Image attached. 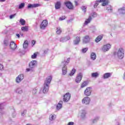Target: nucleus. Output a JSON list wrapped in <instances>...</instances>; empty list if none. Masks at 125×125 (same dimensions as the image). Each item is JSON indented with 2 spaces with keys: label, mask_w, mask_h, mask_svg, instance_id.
Segmentation results:
<instances>
[{
  "label": "nucleus",
  "mask_w": 125,
  "mask_h": 125,
  "mask_svg": "<svg viewBox=\"0 0 125 125\" xmlns=\"http://www.w3.org/2000/svg\"><path fill=\"white\" fill-rule=\"evenodd\" d=\"M51 80H52V77L50 76L46 79L43 85V93L48 92V90H49V84H50Z\"/></svg>",
  "instance_id": "obj_1"
},
{
  "label": "nucleus",
  "mask_w": 125,
  "mask_h": 125,
  "mask_svg": "<svg viewBox=\"0 0 125 125\" xmlns=\"http://www.w3.org/2000/svg\"><path fill=\"white\" fill-rule=\"evenodd\" d=\"M114 56H117L119 59H123L125 56V50L123 48H119L116 51L113 52Z\"/></svg>",
  "instance_id": "obj_2"
},
{
  "label": "nucleus",
  "mask_w": 125,
  "mask_h": 125,
  "mask_svg": "<svg viewBox=\"0 0 125 125\" xmlns=\"http://www.w3.org/2000/svg\"><path fill=\"white\" fill-rule=\"evenodd\" d=\"M99 2H103L102 3V6H106V5H108V3H109V0H98L96 1V3L94 5V8H96L97 6L99 4Z\"/></svg>",
  "instance_id": "obj_3"
},
{
  "label": "nucleus",
  "mask_w": 125,
  "mask_h": 125,
  "mask_svg": "<svg viewBox=\"0 0 125 125\" xmlns=\"http://www.w3.org/2000/svg\"><path fill=\"white\" fill-rule=\"evenodd\" d=\"M37 61L33 60L29 64V68H27V72H30V71H32L33 68H35L37 66Z\"/></svg>",
  "instance_id": "obj_4"
},
{
  "label": "nucleus",
  "mask_w": 125,
  "mask_h": 125,
  "mask_svg": "<svg viewBox=\"0 0 125 125\" xmlns=\"http://www.w3.org/2000/svg\"><path fill=\"white\" fill-rule=\"evenodd\" d=\"M91 92H92V88L90 87H88L85 89L84 92V94L86 96H90Z\"/></svg>",
  "instance_id": "obj_5"
},
{
  "label": "nucleus",
  "mask_w": 125,
  "mask_h": 125,
  "mask_svg": "<svg viewBox=\"0 0 125 125\" xmlns=\"http://www.w3.org/2000/svg\"><path fill=\"white\" fill-rule=\"evenodd\" d=\"M9 46H10V49L13 51H15L16 48H17V44H16V43H15L13 41L10 42Z\"/></svg>",
  "instance_id": "obj_6"
},
{
  "label": "nucleus",
  "mask_w": 125,
  "mask_h": 125,
  "mask_svg": "<svg viewBox=\"0 0 125 125\" xmlns=\"http://www.w3.org/2000/svg\"><path fill=\"white\" fill-rule=\"evenodd\" d=\"M24 79V75L23 74H20L18 77L16 78V82L17 83H21V81H23Z\"/></svg>",
  "instance_id": "obj_7"
},
{
  "label": "nucleus",
  "mask_w": 125,
  "mask_h": 125,
  "mask_svg": "<svg viewBox=\"0 0 125 125\" xmlns=\"http://www.w3.org/2000/svg\"><path fill=\"white\" fill-rule=\"evenodd\" d=\"M70 98H71V94H70V93H66L63 96L64 102H68V101H69V100H70Z\"/></svg>",
  "instance_id": "obj_8"
},
{
  "label": "nucleus",
  "mask_w": 125,
  "mask_h": 125,
  "mask_svg": "<svg viewBox=\"0 0 125 125\" xmlns=\"http://www.w3.org/2000/svg\"><path fill=\"white\" fill-rule=\"evenodd\" d=\"M48 25V22L46 20H44L41 24L40 28L42 30H44L45 27Z\"/></svg>",
  "instance_id": "obj_9"
},
{
  "label": "nucleus",
  "mask_w": 125,
  "mask_h": 125,
  "mask_svg": "<svg viewBox=\"0 0 125 125\" xmlns=\"http://www.w3.org/2000/svg\"><path fill=\"white\" fill-rule=\"evenodd\" d=\"M111 48V44H106L104 45L102 48V50L104 52H106V51H109V49Z\"/></svg>",
  "instance_id": "obj_10"
},
{
  "label": "nucleus",
  "mask_w": 125,
  "mask_h": 125,
  "mask_svg": "<svg viewBox=\"0 0 125 125\" xmlns=\"http://www.w3.org/2000/svg\"><path fill=\"white\" fill-rule=\"evenodd\" d=\"M90 103V98L88 97H86L82 100V103L83 104H85L86 105H87V104H89Z\"/></svg>",
  "instance_id": "obj_11"
},
{
  "label": "nucleus",
  "mask_w": 125,
  "mask_h": 125,
  "mask_svg": "<svg viewBox=\"0 0 125 125\" xmlns=\"http://www.w3.org/2000/svg\"><path fill=\"white\" fill-rule=\"evenodd\" d=\"M82 79H83V74L82 73H79L75 80L76 83H81V81H82Z\"/></svg>",
  "instance_id": "obj_12"
},
{
  "label": "nucleus",
  "mask_w": 125,
  "mask_h": 125,
  "mask_svg": "<svg viewBox=\"0 0 125 125\" xmlns=\"http://www.w3.org/2000/svg\"><path fill=\"white\" fill-rule=\"evenodd\" d=\"M64 4L69 9H73V8H74V6H73L72 3L69 1L65 2Z\"/></svg>",
  "instance_id": "obj_13"
},
{
  "label": "nucleus",
  "mask_w": 125,
  "mask_h": 125,
  "mask_svg": "<svg viewBox=\"0 0 125 125\" xmlns=\"http://www.w3.org/2000/svg\"><path fill=\"white\" fill-rule=\"evenodd\" d=\"M39 6H41L40 4H28L27 8H34L35 7H39Z\"/></svg>",
  "instance_id": "obj_14"
},
{
  "label": "nucleus",
  "mask_w": 125,
  "mask_h": 125,
  "mask_svg": "<svg viewBox=\"0 0 125 125\" xmlns=\"http://www.w3.org/2000/svg\"><path fill=\"white\" fill-rule=\"evenodd\" d=\"M70 39V36H67L64 38H61L60 40V42H67V41H69Z\"/></svg>",
  "instance_id": "obj_15"
},
{
  "label": "nucleus",
  "mask_w": 125,
  "mask_h": 125,
  "mask_svg": "<svg viewBox=\"0 0 125 125\" xmlns=\"http://www.w3.org/2000/svg\"><path fill=\"white\" fill-rule=\"evenodd\" d=\"M10 42H11V41L9 39H4L3 41V44L5 46H8V45L10 44Z\"/></svg>",
  "instance_id": "obj_16"
},
{
  "label": "nucleus",
  "mask_w": 125,
  "mask_h": 125,
  "mask_svg": "<svg viewBox=\"0 0 125 125\" xmlns=\"http://www.w3.org/2000/svg\"><path fill=\"white\" fill-rule=\"evenodd\" d=\"M112 76V74L111 73H106L104 74L103 78L104 80L106 79H109Z\"/></svg>",
  "instance_id": "obj_17"
},
{
  "label": "nucleus",
  "mask_w": 125,
  "mask_h": 125,
  "mask_svg": "<svg viewBox=\"0 0 125 125\" xmlns=\"http://www.w3.org/2000/svg\"><path fill=\"white\" fill-rule=\"evenodd\" d=\"M90 41V39L89 38V36H86L83 39V43H87Z\"/></svg>",
  "instance_id": "obj_18"
},
{
  "label": "nucleus",
  "mask_w": 125,
  "mask_h": 125,
  "mask_svg": "<svg viewBox=\"0 0 125 125\" xmlns=\"http://www.w3.org/2000/svg\"><path fill=\"white\" fill-rule=\"evenodd\" d=\"M80 42H81V38L77 36L76 37V40L74 41V44L75 45H77V44H79V43H80Z\"/></svg>",
  "instance_id": "obj_19"
},
{
  "label": "nucleus",
  "mask_w": 125,
  "mask_h": 125,
  "mask_svg": "<svg viewBox=\"0 0 125 125\" xmlns=\"http://www.w3.org/2000/svg\"><path fill=\"white\" fill-rule=\"evenodd\" d=\"M55 7L56 9H60L61 8V2L57 1L55 5Z\"/></svg>",
  "instance_id": "obj_20"
},
{
  "label": "nucleus",
  "mask_w": 125,
  "mask_h": 125,
  "mask_svg": "<svg viewBox=\"0 0 125 125\" xmlns=\"http://www.w3.org/2000/svg\"><path fill=\"white\" fill-rule=\"evenodd\" d=\"M70 62V58H68L67 60L65 61H63L62 62L61 66H67L68 63Z\"/></svg>",
  "instance_id": "obj_21"
},
{
  "label": "nucleus",
  "mask_w": 125,
  "mask_h": 125,
  "mask_svg": "<svg viewBox=\"0 0 125 125\" xmlns=\"http://www.w3.org/2000/svg\"><path fill=\"white\" fill-rule=\"evenodd\" d=\"M99 119H100L99 116H96L94 119L91 120L92 124H96V123H97L98 121H99Z\"/></svg>",
  "instance_id": "obj_22"
},
{
  "label": "nucleus",
  "mask_w": 125,
  "mask_h": 125,
  "mask_svg": "<svg viewBox=\"0 0 125 125\" xmlns=\"http://www.w3.org/2000/svg\"><path fill=\"white\" fill-rule=\"evenodd\" d=\"M62 104H63V102L61 101L57 105V110H60L62 108Z\"/></svg>",
  "instance_id": "obj_23"
},
{
  "label": "nucleus",
  "mask_w": 125,
  "mask_h": 125,
  "mask_svg": "<svg viewBox=\"0 0 125 125\" xmlns=\"http://www.w3.org/2000/svg\"><path fill=\"white\" fill-rule=\"evenodd\" d=\"M3 107H4V104H0V117L2 116V110H3Z\"/></svg>",
  "instance_id": "obj_24"
},
{
  "label": "nucleus",
  "mask_w": 125,
  "mask_h": 125,
  "mask_svg": "<svg viewBox=\"0 0 125 125\" xmlns=\"http://www.w3.org/2000/svg\"><path fill=\"white\" fill-rule=\"evenodd\" d=\"M118 12L120 13V14H125V7H123L118 9Z\"/></svg>",
  "instance_id": "obj_25"
},
{
  "label": "nucleus",
  "mask_w": 125,
  "mask_h": 125,
  "mask_svg": "<svg viewBox=\"0 0 125 125\" xmlns=\"http://www.w3.org/2000/svg\"><path fill=\"white\" fill-rule=\"evenodd\" d=\"M103 38V35H99L97 38L95 39L96 42H99Z\"/></svg>",
  "instance_id": "obj_26"
},
{
  "label": "nucleus",
  "mask_w": 125,
  "mask_h": 125,
  "mask_svg": "<svg viewBox=\"0 0 125 125\" xmlns=\"http://www.w3.org/2000/svg\"><path fill=\"white\" fill-rule=\"evenodd\" d=\"M62 66V75H65L67 74V66L65 65Z\"/></svg>",
  "instance_id": "obj_27"
},
{
  "label": "nucleus",
  "mask_w": 125,
  "mask_h": 125,
  "mask_svg": "<svg viewBox=\"0 0 125 125\" xmlns=\"http://www.w3.org/2000/svg\"><path fill=\"white\" fill-rule=\"evenodd\" d=\"M90 58L92 60H95L96 59V54L95 53H91Z\"/></svg>",
  "instance_id": "obj_28"
},
{
  "label": "nucleus",
  "mask_w": 125,
  "mask_h": 125,
  "mask_svg": "<svg viewBox=\"0 0 125 125\" xmlns=\"http://www.w3.org/2000/svg\"><path fill=\"white\" fill-rule=\"evenodd\" d=\"M16 92L17 93H18L19 94H21L23 93V90L21 88H18L16 90Z\"/></svg>",
  "instance_id": "obj_29"
},
{
  "label": "nucleus",
  "mask_w": 125,
  "mask_h": 125,
  "mask_svg": "<svg viewBox=\"0 0 125 125\" xmlns=\"http://www.w3.org/2000/svg\"><path fill=\"white\" fill-rule=\"evenodd\" d=\"M87 84H88V81H84L81 85V88H83V87H85V86H86Z\"/></svg>",
  "instance_id": "obj_30"
},
{
  "label": "nucleus",
  "mask_w": 125,
  "mask_h": 125,
  "mask_svg": "<svg viewBox=\"0 0 125 125\" xmlns=\"http://www.w3.org/2000/svg\"><path fill=\"white\" fill-rule=\"evenodd\" d=\"M106 9L109 12H112V11H113V9H112V7L110 5H107L106 6Z\"/></svg>",
  "instance_id": "obj_31"
},
{
  "label": "nucleus",
  "mask_w": 125,
  "mask_h": 125,
  "mask_svg": "<svg viewBox=\"0 0 125 125\" xmlns=\"http://www.w3.org/2000/svg\"><path fill=\"white\" fill-rule=\"evenodd\" d=\"M21 31H23V32H28L29 30V27L26 26H22L21 28Z\"/></svg>",
  "instance_id": "obj_32"
},
{
  "label": "nucleus",
  "mask_w": 125,
  "mask_h": 125,
  "mask_svg": "<svg viewBox=\"0 0 125 125\" xmlns=\"http://www.w3.org/2000/svg\"><path fill=\"white\" fill-rule=\"evenodd\" d=\"M56 115L55 114H51L49 116V120L50 121H54L55 120V118H56Z\"/></svg>",
  "instance_id": "obj_33"
},
{
  "label": "nucleus",
  "mask_w": 125,
  "mask_h": 125,
  "mask_svg": "<svg viewBox=\"0 0 125 125\" xmlns=\"http://www.w3.org/2000/svg\"><path fill=\"white\" fill-rule=\"evenodd\" d=\"M91 19H92L91 17H90V16L89 17V18L85 20V22H84V24L85 25H87V24L88 23H90V22L91 21Z\"/></svg>",
  "instance_id": "obj_34"
},
{
  "label": "nucleus",
  "mask_w": 125,
  "mask_h": 125,
  "mask_svg": "<svg viewBox=\"0 0 125 125\" xmlns=\"http://www.w3.org/2000/svg\"><path fill=\"white\" fill-rule=\"evenodd\" d=\"M20 23L22 25V26H24L25 24H26V21L23 19H21L20 20Z\"/></svg>",
  "instance_id": "obj_35"
},
{
  "label": "nucleus",
  "mask_w": 125,
  "mask_h": 125,
  "mask_svg": "<svg viewBox=\"0 0 125 125\" xmlns=\"http://www.w3.org/2000/svg\"><path fill=\"white\" fill-rule=\"evenodd\" d=\"M56 33L58 35H60V34L62 33V30H61V28H60V27H58L57 28Z\"/></svg>",
  "instance_id": "obj_36"
},
{
  "label": "nucleus",
  "mask_w": 125,
  "mask_h": 125,
  "mask_svg": "<svg viewBox=\"0 0 125 125\" xmlns=\"http://www.w3.org/2000/svg\"><path fill=\"white\" fill-rule=\"evenodd\" d=\"M98 76H99V74H98L97 72L93 73L91 74V77L92 78H97Z\"/></svg>",
  "instance_id": "obj_37"
},
{
  "label": "nucleus",
  "mask_w": 125,
  "mask_h": 125,
  "mask_svg": "<svg viewBox=\"0 0 125 125\" xmlns=\"http://www.w3.org/2000/svg\"><path fill=\"white\" fill-rule=\"evenodd\" d=\"M25 6V3L22 2L20 4L19 6V9H22V8H24Z\"/></svg>",
  "instance_id": "obj_38"
},
{
  "label": "nucleus",
  "mask_w": 125,
  "mask_h": 125,
  "mask_svg": "<svg viewBox=\"0 0 125 125\" xmlns=\"http://www.w3.org/2000/svg\"><path fill=\"white\" fill-rule=\"evenodd\" d=\"M86 114V111L85 110H82L81 112V117L83 118L85 117V114Z\"/></svg>",
  "instance_id": "obj_39"
},
{
  "label": "nucleus",
  "mask_w": 125,
  "mask_h": 125,
  "mask_svg": "<svg viewBox=\"0 0 125 125\" xmlns=\"http://www.w3.org/2000/svg\"><path fill=\"white\" fill-rule=\"evenodd\" d=\"M75 73H76V69H73L71 72L70 73L69 75L70 76H74L75 74Z\"/></svg>",
  "instance_id": "obj_40"
},
{
  "label": "nucleus",
  "mask_w": 125,
  "mask_h": 125,
  "mask_svg": "<svg viewBox=\"0 0 125 125\" xmlns=\"http://www.w3.org/2000/svg\"><path fill=\"white\" fill-rule=\"evenodd\" d=\"M81 9L83 11L84 13H85V12H86V7H85V6H82L81 7Z\"/></svg>",
  "instance_id": "obj_41"
},
{
  "label": "nucleus",
  "mask_w": 125,
  "mask_h": 125,
  "mask_svg": "<svg viewBox=\"0 0 125 125\" xmlns=\"http://www.w3.org/2000/svg\"><path fill=\"white\" fill-rule=\"evenodd\" d=\"M37 53H35L33 55L31 56V58H32V59H36L37 58Z\"/></svg>",
  "instance_id": "obj_42"
},
{
  "label": "nucleus",
  "mask_w": 125,
  "mask_h": 125,
  "mask_svg": "<svg viewBox=\"0 0 125 125\" xmlns=\"http://www.w3.org/2000/svg\"><path fill=\"white\" fill-rule=\"evenodd\" d=\"M87 50H88V48H84L83 49H82V52L83 53H85V52H86V51H87Z\"/></svg>",
  "instance_id": "obj_43"
},
{
  "label": "nucleus",
  "mask_w": 125,
  "mask_h": 125,
  "mask_svg": "<svg viewBox=\"0 0 125 125\" xmlns=\"http://www.w3.org/2000/svg\"><path fill=\"white\" fill-rule=\"evenodd\" d=\"M26 113H27V110H24L23 112L21 113V115L22 117H24V116H25V115L26 114Z\"/></svg>",
  "instance_id": "obj_44"
},
{
  "label": "nucleus",
  "mask_w": 125,
  "mask_h": 125,
  "mask_svg": "<svg viewBox=\"0 0 125 125\" xmlns=\"http://www.w3.org/2000/svg\"><path fill=\"white\" fill-rule=\"evenodd\" d=\"M37 92V88H34L32 90L33 94H36Z\"/></svg>",
  "instance_id": "obj_45"
},
{
  "label": "nucleus",
  "mask_w": 125,
  "mask_h": 125,
  "mask_svg": "<svg viewBox=\"0 0 125 125\" xmlns=\"http://www.w3.org/2000/svg\"><path fill=\"white\" fill-rule=\"evenodd\" d=\"M66 19V17H65V16H62V17L60 18V20L61 21H63V20H64V19Z\"/></svg>",
  "instance_id": "obj_46"
},
{
  "label": "nucleus",
  "mask_w": 125,
  "mask_h": 125,
  "mask_svg": "<svg viewBox=\"0 0 125 125\" xmlns=\"http://www.w3.org/2000/svg\"><path fill=\"white\" fill-rule=\"evenodd\" d=\"M16 15V14L10 15V19H12V18H14V17H15Z\"/></svg>",
  "instance_id": "obj_47"
},
{
  "label": "nucleus",
  "mask_w": 125,
  "mask_h": 125,
  "mask_svg": "<svg viewBox=\"0 0 125 125\" xmlns=\"http://www.w3.org/2000/svg\"><path fill=\"white\" fill-rule=\"evenodd\" d=\"M92 17L95 18L97 16V14L96 13H93L92 14Z\"/></svg>",
  "instance_id": "obj_48"
},
{
  "label": "nucleus",
  "mask_w": 125,
  "mask_h": 125,
  "mask_svg": "<svg viewBox=\"0 0 125 125\" xmlns=\"http://www.w3.org/2000/svg\"><path fill=\"white\" fill-rule=\"evenodd\" d=\"M28 44H23V48L24 49H26V48H27V47H28Z\"/></svg>",
  "instance_id": "obj_49"
},
{
  "label": "nucleus",
  "mask_w": 125,
  "mask_h": 125,
  "mask_svg": "<svg viewBox=\"0 0 125 125\" xmlns=\"http://www.w3.org/2000/svg\"><path fill=\"white\" fill-rule=\"evenodd\" d=\"M75 125V123L74 122H69L67 124V125Z\"/></svg>",
  "instance_id": "obj_50"
},
{
  "label": "nucleus",
  "mask_w": 125,
  "mask_h": 125,
  "mask_svg": "<svg viewBox=\"0 0 125 125\" xmlns=\"http://www.w3.org/2000/svg\"><path fill=\"white\" fill-rule=\"evenodd\" d=\"M0 70H3V65L0 63Z\"/></svg>",
  "instance_id": "obj_51"
},
{
  "label": "nucleus",
  "mask_w": 125,
  "mask_h": 125,
  "mask_svg": "<svg viewBox=\"0 0 125 125\" xmlns=\"http://www.w3.org/2000/svg\"><path fill=\"white\" fill-rule=\"evenodd\" d=\"M23 44H28V41L26 40L24 42Z\"/></svg>",
  "instance_id": "obj_52"
},
{
  "label": "nucleus",
  "mask_w": 125,
  "mask_h": 125,
  "mask_svg": "<svg viewBox=\"0 0 125 125\" xmlns=\"http://www.w3.org/2000/svg\"><path fill=\"white\" fill-rule=\"evenodd\" d=\"M72 20H68V21H67V22L68 23H70V22H72Z\"/></svg>",
  "instance_id": "obj_53"
},
{
  "label": "nucleus",
  "mask_w": 125,
  "mask_h": 125,
  "mask_svg": "<svg viewBox=\"0 0 125 125\" xmlns=\"http://www.w3.org/2000/svg\"><path fill=\"white\" fill-rule=\"evenodd\" d=\"M32 43L33 44H35L36 43V42L34 41V40H33L32 41Z\"/></svg>",
  "instance_id": "obj_54"
},
{
  "label": "nucleus",
  "mask_w": 125,
  "mask_h": 125,
  "mask_svg": "<svg viewBox=\"0 0 125 125\" xmlns=\"http://www.w3.org/2000/svg\"><path fill=\"white\" fill-rule=\"evenodd\" d=\"M16 36H17V37H18V38H20V34H17Z\"/></svg>",
  "instance_id": "obj_55"
},
{
  "label": "nucleus",
  "mask_w": 125,
  "mask_h": 125,
  "mask_svg": "<svg viewBox=\"0 0 125 125\" xmlns=\"http://www.w3.org/2000/svg\"><path fill=\"white\" fill-rule=\"evenodd\" d=\"M46 53H47V51L44 50V54H46Z\"/></svg>",
  "instance_id": "obj_56"
},
{
  "label": "nucleus",
  "mask_w": 125,
  "mask_h": 125,
  "mask_svg": "<svg viewBox=\"0 0 125 125\" xmlns=\"http://www.w3.org/2000/svg\"><path fill=\"white\" fill-rule=\"evenodd\" d=\"M123 80H125V72L124 74Z\"/></svg>",
  "instance_id": "obj_57"
},
{
  "label": "nucleus",
  "mask_w": 125,
  "mask_h": 125,
  "mask_svg": "<svg viewBox=\"0 0 125 125\" xmlns=\"http://www.w3.org/2000/svg\"><path fill=\"white\" fill-rule=\"evenodd\" d=\"M0 1H2V2L5 1V0H0Z\"/></svg>",
  "instance_id": "obj_58"
},
{
  "label": "nucleus",
  "mask_w": 125,
  "mask_h": 125,
  "mask_svg": "<svg viewBox=\"0 0 125 125\" xmlns=\"http://www.w3.org/2000/svg\"><path fill=\"white\" fill-rule=\"evenodd\" d=\"M75 4H76V5H78V2L75 1Z\"/></svg>",
  "instance_id": "obj_59"
},
{
  "label": "nucleus",
  "mask_w": 125,
  "mask_h": 125,
  "mask_svg": "<svg viewBox=\"0 0 125 125\" xmlns=\"http://www.w3.org/2000/svg\"><path fill=\"white\" fill-rule=\"evenodd\" d=\"M111 104H109V107H111Z\"/></svg>",
  "instance_id": "obj_60"
},
{
  "label": "nucleus",
  "mask_w": 125,
  "mask_h": 125,
  "mask_svg": "<svg viewBox=\"0 0 125 125\" xmlns=\"http://www.w3.org/2000/svg\"><path fill=\"white\" fill-rule=\"evenodd\" d=\"M13 117V118H14V117H15V114H14V115Z\"/></svg>",
  "instance_id": "obj_61"
},
{
  "label": "nucleus",
  "mask_w": 125,
  "mask_h": 125,
  "mask_svg": "<svg viewBox=\"0 0 125 125\" xmlns=\"http://www.w3.org/2000/svg\"><path fill=\"white\" fill-rule=\"evenodd\" d=\"M21 36H23V34H21Z\"/></svg>",
  "instance_id": "obj_62"
},
{
  "label": "nucleus",
  "mask_w": 125,
  "mask_h": 125,
  "mask_svg": "<svg viewBox=\"0 0 125 125\" xmlns=\"http://www.w3.org/2000/svg\"><path fill=\"white\" fill-rule=\"evenodd\" d=\"M118 125H120V123H118Z\"/></svg>",
  "instance_id": "obj_63"
},
{
  "label": "nucleus",
  "mask_w": 125,
  "mask_h": 125,
  "mask_svg": "<svg viewBox=\"0 0 125 125\" xmlns=\"http://www.w3.org/2000/svg\"><path fill=\"white\" fill-rule=\"evenodd\" d=\"M47 0V1H48V0Z\"/></svg>",
  "instance_id": "obj_64"
}]
</instances>
